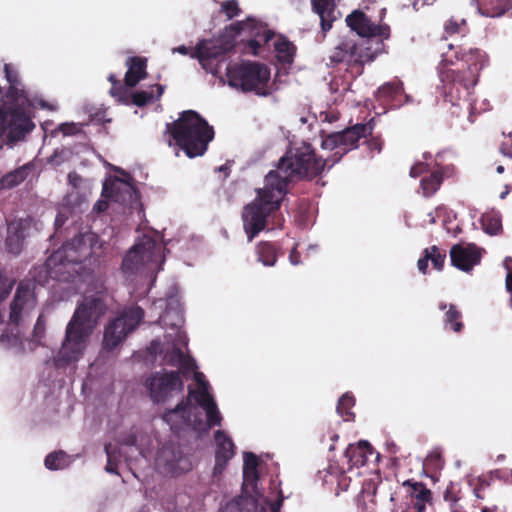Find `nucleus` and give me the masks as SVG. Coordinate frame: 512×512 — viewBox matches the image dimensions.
I'll list each match as a JSON object with an SVG mask.
<instances>
[{
    "mask_svg": "<svg viewBox=\"0 0 512 512\" xmlns=\"http://www.w3.org/2000/svg\"><path fill=\"white\" fill-rule=\"evenodd\" d=\"M373 127L370 123L356 124L343 131L329 134L322 141V148L335 150L326 159L318 156L310 143H292L285 154L279 159L278 173H284L281 179H286L287 185L293 177L312 180L322 174L324 169L332 168L350 150L357 147L361 138L371 136Z\"/></svg>",
    "mask_w": 512,
    "mask_h": 512,
    "instance_id": "nucleus-1",
    "label": "nucleus"
},
{
    "mask_svg": "<svg viewBox=\"0 0 512 512\" xmlns=\"http://www.w3.org/2000/svg\"><path fill=\"white\" fill-rule=\"evenodd\" d=\"M4 74L9 87L0 99V150L27 140L36 128L37 107L51 109L45 100L30 96L13 64L4 65Z\"/></svg>",
    "mask_w": 512,
    "mask_h": 512,
    "instance_id": "nucleus-2",
    "label": "nucleus"
},
{
    "mask_svg": "<svg viewBox=\"0 0 512 512\" xmlns=\"http://www.w3.org/2000/svg\"><path fill=\"white\" fill-rule=\"evenodd\" d=\"M489 63L488 54L480 48L449 44L439 64V77L448 101L455 104L469 96L478 83L480 72Z\"/></svg>",
    "mask_w": 512,
    "mask_h": 512,
    "instance_id": "nucleus-3",
    "label": "nucleus"
},
{
    "mask_svg": "<svg viewBox=\"0 0 512 512\" xmlns=\"http://www.w3.org/2000/svg\"><path fill=\"white\" fill-rule=\"evenodd\" d=\"M242 32L247 33L251 38L262 39L264 44L275 36L274 31L269 29L266 23L248 17L244 21L231 23L216 39L200 40L192 57L199 61L206 72L217 76L221 73V64L226 61L228 53L235 48L236 37Z\"/></svg>",
    "mask_w": 512,
    "mask_h": 512,
    "instance_id": "nucleus-4",
    "label": "nucleus"
},
{
    "mask_svg": "<svg viewBox=\"0 0 512 512\" xmlns=\"http://www.w3.org/2000/svg\"><path fill=\"white\" fill-rule=\"evenodd\" d=\"M106 309L105 302L99 296L90 295L83 298L67 324L62 347L54 358L56 368H65L81 358L88 338Z\"/></svg>",
    "mask_w": 512,
    "mask_h": 512,
    "instance_id": "nucleus-5",
    "label": "nucleus"
},
{
    "mask_svg": "<svg viewBox=\"0 0 512 512\" xmlns=\"http://www.w3.org/2000/svg\"><path fill=\"white\" fill-rule=\"evenodd\" d=\"M256 198L242 211L243 228L251 242L268 226L269 217L275 218L287 193V181L280 173L270 171L265 177V186L256 190Z\"/></svg>",
    "mask_w": 512,
    "mask_h": 512,
    "instance_id": "nucleus-6",
    "label": "nucleus"
},
{
    "mask_svg": "<svg viewBox=\"0 0 512 512\" xmlns=\"http://www.w3.org/2000/svg\"><path fill=\"white\" fill-rule=\"evenodd\" d=\"M165 133L169 135L168 145L174 141L189 158L204 155L214 138L213 127L194 110L183 111L177 120L166 123Z\"/></svg>",
    "mask_w": 512,
    "mask_h": 512,
    "instance_id": "nucleus-7",
    "label": "nucleus"
},
{
    "mask_svg": "<svg viewBox=\"0 0 512 512\" xmlns=\"http://www.w3.org/2000/svg\"><path fill=\"white\" fill-rule=\"evenodd\" d=\"M226 76L231 87L243 92H254L259 96H267L270 93V69L265 64L253 61L228 63Z\"/></svg>",
    "mask_w": 512,
    "mask_h": 512,
    "instance_id": "nucleus-8",
    "label": "nucleus"
},
{
    "mask_svg": "<svg viewBox=\"0 0 512 512\" xmlns=\"http://www.w3.org/2000/svg\"><path fill=\"white\" fill-rule=\"evenodd\" d=\"M383 49L384 43L376 39H362L360 42L346 40L331 51L328 65L336 67L345 64L360 74L364 63L373 61Z\"/></svg>",
    "mask_w": 512,
    "mask_h": 512,
    "instance_id": "nucleus-9",
    "label": "nucleus"
},
{
    "mask_svg": "<svg viewBox=\"0 0 512 512\" xmlns=\"http://www.w3.org/2000/svg\"><path fill=\"white\" fill-rule=\"evenodd\" d=\"M163 245L154 238L144 235L126 253L121 269L126 275H135L143 270L154 271L164 262Z\"/></svg>",
    "mask_w": 512,
    "mask_h": 512,
    "instance_id": "nucleus-10",
    "label": "nucleus"
},
{
    "mask_svg": "<svg viewBox=\"0 0 512 512\" xmlns=\"http://www.w3.org/2000/svg\"><path fill=\"white\" fill-rule=\"evenodd\" d=\"M144 310L137 305L125 308L119 316L110 321L104 330L102 348L113 351L122 344L144 319Z\"/></svg>",
    "mask_w": 512,
    "mask_h": 512,
    "instance_id": "nucleus-11",
    "label": "nucleus"
},
{
    "mask_svg": "<svg viewBox=\"0 0 512 512\" xmlns=\"http://www.w3.org/2000/svg\"><path fill=\"white\" fill-rule=\"evenodd\" d=\"M155 466L166 476H179L192 469L188 456L184 455L179 445L170 443L161 447L156 455Z\"/></svg>",
    "mask_w": 512,
    "mask_h": 512,
    "instance_id": "nucleus-12",
    "label": "nucleus"
},
{
    "mask_svg": "<svg viewBox=\"0 0 512 512\" xmlns=\"http://www.w3.org/2000/svg\"><path fill=\"white\" fill-rule=\"evenodd\" d=\"M36 307L34 284L22 281L18 284L10 304L8 324L19 327Z\"/></svg>",
    "mask_w": 512,
    "mask_h": 512,
    "instance_id": "nucleus-13",
    "label": "nucleus"
},
{
    "mask_svg": "<svg viewBox=\"0 0 512 512\" xmlns=\"http://www.w3.org/2000/svg\"><path fill=\"white\" fill-rule=\"evenodd\" d=\"M146 386L152 401L161 403L173 392H182L184 382L178 371L156 372L146 380Z\"/></svg>",
    "mask_w": 512,
    "mask_h": 512,
    "instance_id": "nucleus-14",
    "label": "nucleus"
},
{
    "mask_svg": "<svg viewBox=\"0 0 512 512\" xmlns=\"http://www.w3.org/2000/svg\"><path fill=\"white\" fill-rule=\"evenodd\" d=\"M347 25L363 39H376L381 41L390 37V27L387 24L376 25L371 22L367 15L355 10L346 17Z\"/></svg>",
    "mask_w": 512,
    "mask_h": 512,
    "instance_id": "nucleus-15",
    "label": "nucleus"
},
{
    "mask_svg": "<svg viewBox=\"0 0 512 512\" xmlns=\"http://www.w3.org/2000/svg\"><path fill=\"white\" fill-rule=\"evenodd\" d=\"M451 264L459 270L468 272L481 261V249L475 244H455L450 249Z\"/></svg>",
    "mask_w": 512,
    "mask_h": 512,
    "instance_id": "nucleus-16",
    "label": "nucleus"
},
{
    "mask_svg": "<svg viewBox=\"0 0 512 512\" xmlns=\"http://www.w3.org/2000/svg\"><path fill=\"white\" fill-rule=\"evenodd\" d=\"M406 489V497L416 512H425L427 504H431L433 497L430 489L422 482L408 479L402 483Z\"/></svg>",
    "mask_w": 512,
    "mask_h": 512,
    "instance_id": "nucleus-17",
    "label": "nucleus"
},
{
    "mask_svg": "<svg viewBox=\"0 0 512 512\" xmlns=\"http://www.w3.org/2000/svg\"><path fill=\"white\" fill-rule=\"evenodd\" d=\"M82 244V239L78 237H75L71 241H67L59 250L55 251L48 258V265L51 266L52 264H59L65 266L67 264L81 263L84 256L80 253L79 249Z\"/></svg>",
    "mask_w": 512,
    "mask_h": 512,
    "instance_id": "nucleus-18",
    "label": "nucleus"
},
{
    "mask_svg": "<svg viewBox=\"0 0 512 512\" xmlns=\"http://www.w3.org/2000/svg\"><path fill=\"white\" fill-rule=\"evenodd\" d=\"M214 440L216 445L214 470L222 471L235 455V444L223 430H217L214 433Z\"/></svg>",
    "mask_w": 512,
    "mask_h": 512,
    "instance_id": "nucleus-19",
    "label": "nucleus"
},
{
    "mask_svg": "<svg viewBox=\"0 0 512 512\" xmlns=\"http://www.w3.org/2000/svg\"><path fill=\"white\" fill-rule=\"evenodd\" d=\"M29 227L27 220L15 219L7 224V237L5 246L7 252L13 255H19L24 246L26 230Z\"/></svg>",
    "mask_w": 512,
    "mask_h": 512,
    "instance_id": "nucleus-20",
    "label": "nucleus"
},
{
    "mask_svg": "<svg viewBox=\"0 0 512 512\" xmlns=\"http://www.w3.org/2000/svg\"><path fill=\"white\" fill-rule=\"evenodd\" d=\"M163 420L170 425L174 432H179L191 424L190 400L182 399L173 409L167 410L163 416Z\"/></svg>",
    "mask_w": 512,
    "mask_h": 512,
    "instance_id": "nucleus-21",
    "label": "nucleus"
},
{
    "mask_svg": "<svg viewBox=\"0 0 512 512\" xmlns=\"http://www.w3.org/2000/svg\"><path fill=\"white\" fill-rule=\"evenodd\" d=\"M126 66L128 69L125 73L124 83L127 87H135L147 77V58L141 56L128 57Z\"/></svg>",
    "mask_w": 512,
    "mask_h": 512,
    "instance_id": "nucleus-22",
    "label": "nucleus"
},
{
    "mask_svg": "<svg viewBox=\"0 0 512 512\" xmlns=\"http://www.w3.org/2000/svg\"><path fill=\"white\" fill-rule=\"evenodd\" d=\"M159 321L163 326L173 329L180 328L183 325V308L177 297H170L167 299L166 308L160 316Z\"/></svg>",
    "mask_w": 512,
    "mask_h": 512,
    "instance_id": "nucleus-23",
    "label": "nucleus"
},
{
    "mask_svg": "<svg viewBox=\"0 0 512 512\" xmlns=\"http://www.w3.org/2000/svg\"><path fill=\"white\" fill-rule=\"evenodd\" d=\"M403 96L408 98L407 95H404L403 83L397 79L384 83L376 92V98L379 102L392 104L393 106L400 105Z\"/></svg>",
    "mask_w": 512,
    "mask_h": 512,
    "instance_id": "nucleus-24",
    "label": "nucleus"
},
{
    "mask_svg": "<svg viewBox=\"0 0 512 512\" xmlns=\"http://www.w3.org/2000/svg\"><path fill=\"white\" fill-rule=\"evenodd\" d=\"M255 254L257 256V260L264 266L273 267L276 264L278 257L282 256L284 253L280 243L260 241L255 247Z\"/></svg>",
    "mask_w": 512,
    "mask_h": 512,
    "instance_id": "nucleus-25",
    "label": "nucleus"
},
{
    "mask_svg": "<svg viewBox=\"0 0 512 512\" xmlns=\"http://www.w3.org/2000/svg\"><path fill=\"white\" fill-rule=\"evenodd\" d=\"M373 454V448L368 441H359L357 444H350L345 451L350 467H362Z\"/></svg>",
    "mask_w": 512,
    "mask_h": 512,
    "instance_id": "nucleus-26",
    "label": "nucleus"
},
{
    "mask_svg": "<svg viewBox=\"0 0 512 512\" xmlns=\"http://www.w3.org/2000/svg\"><path fill=\"white\" fill-rule=\"evenodd\" d=\"M312 8L320 17L321 29L324 33L332 28L336 20V5L334 0H311Z\"/></svg>",
    "mask_w": 512,
    "mask_h": 512,
    "instance_id": "nucleus-27",
    "label": "nucleus"
},
{
    "mask_svg": "<svg viewBox=\"0 0 512 512\" xmlns=\"http://www.w3.org/2000/svg\"><path fill=\"white\" fill-rule=\"evenodd\" d=\"M445 260L446 252L441 250L438 246L433 245L424 249L423 256L418 260L417 266L422 274H427L429 261H431L436 270L441 271L444 267Z\"/></svg>",
    "mask_w": 512,
    "mask_h": 512,
    "instance_id": "nucleus-28",
    "label": "nucleus"
},
{
    "mask_svg": "<svg viewBox=\"0 0 512 512\" xmlns=\"http://www.w3.org/2000/svg\"><path fill=\"white\" fill-rule=\"evenodd\" d=\"M477 6L486 17H500L512 8V0H477Z\"/></svg>",
    "mask_w": 512,
    "mask_h": 512,
    "instance_id": "nucleus-29",
    "label": "nucleus"
},
{
    "mask_svg": "<svg viewBox=\"0 0 512 512\" xmlns=\"http://www.w3.org/2000/svg\"><path fill=\"white\" fill-rule=\"evenodd\" d=\"M257 500L251 496H239L228 502L220 512H257Z\"/></svg>",
    "mask_w": 512,
    "mask_h": 512,
    "instance_id": "nucleus-30",
    "label": "nucleus"
},
{
    "mask_svg": "<svg viewBox=\"0 0 512 512\" xmlns=\"http://www.w3.org/2000/svg\"><path fill=\"white\" fill-rule=\"evenodd\" d=\"M277 59L282 64H291L294 60L296 47L286 37L279 36L274 43Z\"/></svg>",
    "mask_w": 512,
    "mask_h": 512,
    "instance_id": "nucleus-31",
    "label": "nucleus"
},
{
    "mask_svg": "<svg viewBox=\"0 0 512 512\" xmlns=\"http://www.w3.org/2000/svg\"><path fill=\"white\" fill-rule=\"evenodd\" d=\"M443 183V173L439 170L432 171L429 175L422 177L420 187L424 197L433 196Z\"/></svg>",
    "mask_w": 512,
    "mask_h": 512,
    "instance_id": "nucleus-32",
    "label": "nucleus"
},
{
    "mask_svg": "<svg viewBox=\"0 0 512 512\" xmlns=\"http://www.w3.org/2000/svg\"><path fill=\"white\" fill-rule=\"evenodd\" d=\"M483 230L489 235H498L502 231V221L495 211L484 213L480 218Z\"/></svg>",
    "mask_w": 512,
    "mask_h": 512,
    "instance_id": "nucleus-33",
    "label": "nucleus"
},
{
    "mask_svg": "<svg viewBox=\"0 0 512 512\" xmlns=\"http://www.w3.org/2000/svg\"><path fill=\"white\" fill-rule=\"evenodd\" d=\"M444 32L447 36L460 35L465 37L470 29L464 18L451 17L444 23Z\"/></svg>",
    "mask_w": 512,
    "mask_h": 512,
    "instance_id": "nucleus-34",
    "label": "nucleus"
},
{
    "mask_svg": "<svg viewBox=\"0 0 512 512\" xmlns=\"http://www.w3.org/2000/svg\"><path fill=\"white\" fill-rule=\"evenodd\" d=\"M28 176V171L25 167L17 168L8 172L0 179V187L2 189H11L21 184Z\"/></svg>",
    "mask_w": 512,
    "mask_h": 512,
    "instance_id": "nucleus-35",
    "label": "nucleus"
},
{
    "mask_svg": "<svg viewBox=\"0 0 512 512\" xmlns=\"http://www.w3.org/2000/svg\"><path fill=\"white\" fill-rule=\"evenodd\" d=\"M462 314L454 304H450L444 317V326L456 333H460L464 327L462 322Z\"/></svg>",
    "mask_w": 512,
    "mask_h": 512,
    "instance_id": "nucleus-36",
    "label": "nucleus"
},
{
    "mask_svg": "<svg viewBox=\"0 0 512 512\" xmlns=\"http://www.w3.org/2000/svg\"><path fill=\"white\" fill-rule=\"evenodd\" d=\"M0 343L7 349H14L16 353L22 354L25 352L23 340L19 332L4 331L0 336Z\"/></svg>",
    "mask_w": 512,
    "mask_h": 512,
    "instance_id": "nucleus-37",
    "label": "nucleus"
},
{
    "mask_svg": "<svg viewBox=\"0 0 512 512\" xmlns=\"http://www.w3.org/2000/svg\"><path fill=\"white\" fill-rule=\"evenodd\" d=\"M208 387V383H203V387H199V389L189 388L187 398H194L197 404L201 408L205 409L206 407L215 402L212 395L208 391Z\"/></svg>",
    "mask_w": 512,
    "mask_h": 512,
    "instance_id": "nucleus-38",
    "label": "nucleus"
},
{
    "mask_svg": "<svg viewBox=\"0 0 512 512\" xmlns=\"http://www.w3.org/2000/svg\"><path fill=\"white\" fill-rule=\"evenodd\" d=\"M355 405V398L353 395L345 393L343 394L337 404V413L344 419V421H350L354 419V413L352 408Z\"/></svg>",
    "mask_w": 512,
    "mask_h": 512,
    "instance_id": "nucleus-39",
    "label": "nucleus"
},
{
    "mask_svg": "<svg viewBox=\"0 0 512 512\" xmlns=\"http://www.w3.org/2000/svg\"><path fill=\"white\" fill-rule=\"evenodd\" d=\"M44 465L49 470L63 469L67 465V455L64 451L49 453L45 457Z\"/></svg>",
    "mask_w": 512,
    "mask_h": 512,
    "instance_id": "nucleus-40",
    "label": "nucleus"
},
{
    "mask_svg": "<svg viewBox=\"0 0 512 512\" xmlns=\"http://www.w3.org/2000/svg\"><path fill=\"white\" fill-rule=\"evenodd\" d=\"M204 410H205L206 417H207V426L209 428L221 425L222 415L218 410L216 402L209 405Z\"/></svg>",
    "mask_w": 512,
    "mask_h": 512,
    "instance_id": "nucleus-41",
    "label": "nucleus"
},
{
    "mask_svg": "<svg viewBox=\"0 0 512 512\" xmlns=\"http://www.w3.org/2000/svg\"><path fill=\"white\" fill-rule=\"evenodd\" d=\"M221 12L224 13L228 19H232L239 16L242 10L237 0H226L221 4Z\"/></svg>",
    "mask_w": 512,
    "mask_h": 512,
    "instance_id": "nucleus-42",
    "label": "nucleus"
},
{
    "mask_svg": "<svg viewBox=\"0 0 512 512\" xmlns=\"http://www.w3.org/2000/svg\"><path fill=\"white\" fill-rule=\"evenodd\" d=\"M259 465L258 457L252 452L244 453V468L243 474L251 473L257 474V467Z\"/></svg>",
    "mask_w": 512,
    "mask_h": 512,
    "instance_id": "nucleus-43",
    "label": "nucleus"
},
{
    "mask_svg": "<svg viewBox=\"0 0 512 512\" xmlns=\"http://www.w3.org/2000/svg\"><path fill=\"white\" fill-rule=\"evenodd\" d=\"M105 452L107 455V464H106V471L109 473H117V462H116V454H117V447H112L111 444L105 445Z\"/></svg>",
    "mask_w": 512,
    "mask_h": 512,
    "instance_id": "nucleus-44",
    "label": "nucleus"
},
{
    "mask_svg": "<svg viewBox=\"0 0 512 512\" xmlns=\"http://www.w3.org/2000/svg\"><path fill=\"white\" fill-rule=\"evenodd\" d=\"M154 95L148 91H136L132 94V103L138 107H143L150 102H153Z\"/></svg>",
    "mask_w": 512,
    "mask_h": 512,
    "instance_id": "nucleus-45",
    "label": "nucleus"
},
{
    "mask_svg": "<svg viewBox=\"0 0 512 512\" xmlns=\"http://www.w3.org/2000/svg\"><path fill=\"white\" fill-rule=\"evenodd\" d=\"M184 352L178 348L174 347L171 351L165 354V361L168 365L177 367L182 360H184Z\"/></svg>",
    "mask_w": 512,
    "mask_h": 512,
    "instance_id": "nucleus-46",
    "label": "nucleus"
},
{
    "mask_svg": "<svg viewBox=\"0 0 512 512\" xmlns=\"http://www.w3.org/2000/svg\"><path fill=\"white\" fill-rule=\"evenodd\" d=\"M444 500H445V502H447L449 504V507L459 504L458 503L460 500L459 491H456L452 484L446 488V490L444 492Z\"/></svg>",
    "mask_w": 512,
    "mask_h": 512,
    "instance_id": "nucleus-47",
    "label": "nucleus"
},
{
    "mask_svg": "<svg viewBox=\"0 0 512 512\" xmlns=\"http://www.w3.org/2000/svg\"><path fill=\"white\" fill-rule=\"evenodd\" d=\"M45 333V320L42 315H40L34 325L33 329V337L35 341L40 342Z\"/></svg>",
    "mask_w": 512,
    "mask_h": 512,
    "instance_id": "nucleus-48",
    "label": "nucleus"
},
{
    "mask_svg": "<svg viewBox=\"0 0 512 512\" xmlns=\"http://www.w3.org/2000/svg\"><path fill=\"white\" fill-rule=\"evenodd\" d=\"M59 131L65 136H72L80 133L81 127L76 123H63L59 126Z\"/></svg>",
    "mask_w": 512,
    "mask_h": 512,
    "instance_id": "nucleus-49",
    "label": "nucleus"
},
{
    "mask_svg": "<svg viewBox=\"0 0 512 512\" xmlns=\"http://www.w3.org/2000/svg\"><path fill=\"white\" fill-rule=\"evenodd\" d=\"M429 172V165L427 163H424V162H417L416 164H414L411 169H410V172H409V175L412 177V178H417L423 174H426Z\"/></svg>",
    "mask_w": 512,
    "mask_h": 512,
    "instance_id": "nucleus-50",
    "label": "nucleus"
},
{
    "mask_svg": "<svg viewBox=\"0 0 512 512\" xmlns=\"http://www.w3.org/2000/svg\"><path fill=\"white\" fill-rule=\"evenodd\" d=\"M366 144H367V147L368 149L371 151V152H381L382 150V145H383V142H382V139L380 137H370L368 140H366Z\"/></svg>",
    "mask_w": 512,
    "mask_h": 512,
    "instance_id": "nucleus-51",
    "label": "nucleus"
},
{
    "mask_svg": "<svg viewBox=\"0 0 512 512\" xmlns=\"http://www.w3.org/2000/svg\"><path fill=\"white\" fill-rule=\"evenodd\" d=\"M261 42L262 39H259V38H251L250 40L247 41V47L249 48L250 50V53L254 56H258L259 55V50L261 48Z\"/></svg>",
    "mask_w": 512,
    "mask_h": 512,
    "instance_id": "nucleus-52",
    "label": "nucleus"
},
{
    "mask_svg": "<svg viewBox=\"0 0 512 512\" xmlns=\"http://www.w3.org/2000/svg\"><path fill=\"white\" fill-rule=\"evenodd\" d=\"M179 368H181L183 370V372H189L191 370H193L195 368V363H194V360L188 356V355H184V360L181 361V363L178 364Z\"/></svg>",
    "mask_w": 512,
    "mask_h": 512,
    "instance_id": "nucleus-53",
    "label": "nucleus"
},
{
    "mask_svg": "<svg viewBox=\"0 0 512 512\" xmlns=\"http://www.w3.org/2000/svg\"><path fill=\"white\" fill-rule=\"evenodd\" d=\"M289 261L294 266L300 264L301 262V254L297 250L296 246H294L289 253Z\"/></svg>",
    "mask_w": 512,
    "mask_h": 512,
    "instance_id": "nucleus-54",
    "label": "nucleus"
},
{
    "mask_svg": "<svg viewBox=\"0 0 512 512\" xmlns=\"http://www.w3.org/2000/svg\"><path fill=\"white\" fill-rule=\"evenodd\" d=\"M283 502V497L281 496L278 500L274 502H269L270 512H280V508ZM260 512H267L265 507L260 508Z\"/></svg>",
    "mask_w": 512,
    "mask_h": 512,
    "instance_id": "nucleus-55",
    "label": "nucleus"
},
{
    "mask_svg": "<svg viewBox=\"0 0 512 512\" xmlns=\"http://www.w3.org/2000/svg\"><path fill=\"white\" fill-rule=\"evenodd\" d=\"M108 207H109V204L106 200L99 199L94 204L93 210L96 211L97 213H102V212H105L108 209Z\"/></svg>",
    "mask_w": 512,
    "mask_h": 512,
    "instance_id": "nucleus-56",
    "label": "nucleus"
},
{
    "mask_svg": "<svg viewBox=\"0 0 512 512\" xmlns=\"http://www.w3.org/2000/svg\"><path fill=\"white\" fill-rule=\"evenodd\" d=\"M197 46H198V44L194 48H188L185 45H181V46L173 49V52H178L182 55H190V57L193 58L192 53L197 48Z\"/></svg>",
    "mask_w": 512,
    "mask_h": 512,
    "instance_id": "nucleus-57",
    "label": "nucleus"
},
{
    "mask_svg": "<svg viewBox=\"0 0 512 512\" xmlns=\"http://www.w3.org/2000/svg\"><path fill=\"white\" fill-rule=\"evenodd\" d=\"M124 91L123 85L121 82H115L110 89V93L112 96H121Z\"/></svg>",
    "mask_w": 512,
    "mask_h": 512,
    "instance_id": "nucleus-58",
    "label": "nucleus"
},
{
    "mask_svg": "<svg viewBox=\"0 0 512 512\" xmlns=\"http://www.w3.org/2000/svg\"><path fill=\"white\" fill-rule=\"evenodd\" d=\"M505 286H506V290L509 293H512V270L510 272H508V274L506 275Z\"/></svg>",
    "mask_w": 512,
    "mask_h": 512,
    "instance_id": "nucleus-59",
    "label": "nucleus"
},
{
    "mask_svg": "<svg viewBox=\"0 0 512 512\" xmlns=\"http://www.w3.org/2000/svg\"><path fill=\"white\" fill-rule=\"evenodd\" d=\"M243 476H244V481L249 482L251 484L256 483L258 480V473L255 475H253L251 473H247V474H243Z\"/></svg>",
    "mask_w": 512,
    "mask_h": 512,
    "instance_id": "nucleus-60",
    "label": "nucleus"
},
{
    "mask_svg": "<svg viewBox=\"0 0 512 512\" xmlns=\"http://www.w3.org/2000/svg\"><path fill=\"white\" fill-rule=\"evenodd\" d=\"M194 378L200 387H203V383H208L204 380V375L201 372H196Z\"/></svg>",
    "mask_w": 512,
    "mask_h": 512,
    "instance_id": "nucleus-61",
    "label": "nucleus"
},
{
    "mask_svg": "<svg viewBox=\"0 0 512 512\" xmlns=\"http://www.w3.org/2000/svg\"><path fill=\"white\" fill-rule=\"evenodd\" d=\"M64 222H65L64 216L62 214H60V213L57 214V216L55 218V225L57 227H60V226H62L64 224Z\"/></svg>",
    "mask_w": 512,
    "mask_h": 512,
    "instance_id": "nucleus-62",
    "label": "nucleus"
},
{
    "mask_svg": "<svg viewBox=\"0 0 512 512\" xmlns=\"http://www.w3.org/2000/svg\"><path fill=\"white\" fill-rule=\"evenodd\" d=\"M504 188H505V190H504L503 192H501V194H500V198H501V199H505V198H506V196H507V195L509 194V192L512 190V185L510 186V185H508V184H507V185H505V187H504Z\"/></svg>",
    "mask_w": 512,
    "mask_h": 512,
    "instance_id": "nucleus-63",
    "label": "nucleus"
},
{
    "mask_svg": "<svg viewBox=\"0 0 512 512\" xmlns=\"http://www.w3.org/2000/svg\"><path fill=\"white\" fill-rule=\"evenodd\" d=\"M449 508H450V512H466L460 504L449 507Z\"/></svg>",
    "mask_w": 512,
    "mask_h": 512,
    "instance_id": "nucleus-64",
    "label": "nucleus"
}]
</instances>
